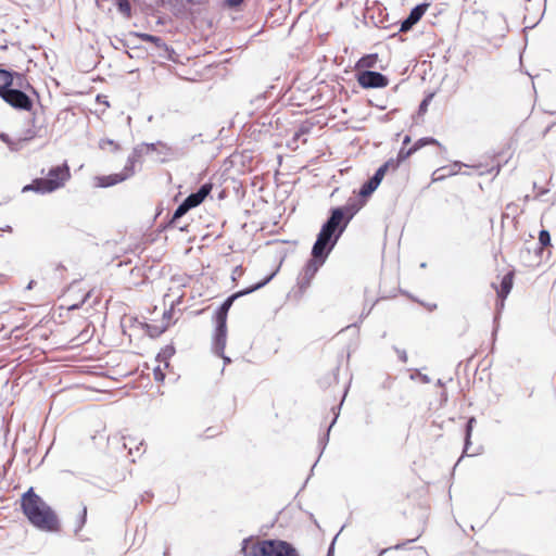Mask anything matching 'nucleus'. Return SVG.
<instances>
[{"label":"nucleus","mask_w":556,"mask_h":556,"mask_svg":"<svg viewBox=\"0 0 556 556\" xmlns=\"http://www.w3.org/2000/svg\"><path fill=\"white\" fill-rule=\"evenodd\" d=\"M354 214L355 210L350 206L333 207L330 211V216L321 226L313 245V258L307 262L304 268V277L307 280H311L318 268L325 263Z\"/></svg>","instance_id":"nucleus-1"},{"label":"nucleus","mask_w":556,"mask_h":556,"mask_svg":"<svg viewBox=\"0 0 556 556\" xmlns=\"http://www.w3.org/2000/svg\"><path fill=\"white\" fill-rule=\"evenodd\" d=\"M23 514L37 529L46 532H55L60 528L55 511L29 488L21 498Z\"/></svg>","instance_id":"nucleus-2"},{"label":"nucleus","mask_w":556,"mask_h":556,"mask_svg":"<svg viewBox=\"0 0 556 556\" xmlns=\"http://www.w3.org/2000/svg\"><path fill=\"white\" fill-rule=\"evenodd\" d=\"M242 552L244 556H300L290 543L281 540L245 539Z\"/></svg>","instance_id":"nucleus-3"},{"label":"nucleus","mask_w":556,"mask_h":556,"mask_svg":"<svg viewBox=\"0 0 556 556\" xmlns=\"http://www.w3.org/2000/svg\"><path fill=\"white\" fill-rule=\"evenodd\" d=\"M70 177V167L65 163L50 168L47 177L34 179L31 184L26 185L22 191H35L41 194L50 193L63 187Z\"/></svg>","instance_id":"nucleus-4"},{"label":"nucleus","mask_w":556,"mask_h":556,"mask_svg":"<svg viewBox=\"0 0 556 556\" xmlns=\"http://www.w3.org/2000/svg\"><path fill=\"white\" fill-rule=\"evenodd\" d=\"M25 78L21 74H14V85H10L0 92L1 99L13 109L30 111L33 100L21 89L24 87Z\"/></svg>","instance_id":"nucleus-5"},{"label":"nucleus","mask_w":556,"mask_h":556,"mask_svg":"<svg viewBox=\"0 0 556 556\" xmlns=\"http://www.w3.org/2000/svg\"><path fill=\"white\" fill-rule=\"evenodd\" d=\"M143 153V146H137L134 148L132 152L128 156L127 164L125 165L123 172L98 177V186L101 188H108L114 186L116 184L123 182L127 178L131 177L135 173L134 166L135 163L139 161L140 156Z\"/></svg>","instance_id":"nucleus-6"},{"label":"nucleus","mask_w":556,"mask_h":556,"mask_svg":"<svg viewBox=\"0 0 556 556\" xmlns=\"http://www.w3.org/2000/svg\"><path fill=\"white\" fill-rule=\"evenodd\" d=\"M275 275H276V271H274L273 274L267 276L261 282H258V283H256V285H254V286H252V287H250V288H248L245 290L238 291V292L231 294L230 296H228L224 301V303L218 307V309L216 311L215 321L218 323V324H227V315H228V312H229L231 305L233 304L235 300H237L238 298H240L242 295L252 293V292L261 289L262 287L266 286L274 278Z\"/></svg>","instance_id":"nucleus-7"},{"label":"nucleus","mask_w":556,"mask_h":556,"mask_svg":"<svg viewBox=\"0 0 556 556\" xmlns=\"http://www.w3.org/2000/svg\"><path fill=\"white\" fill-rule=\"evenodd\" d=\"M357 83L365 89L383 88L388 86L389 79L379 72L362 71L357 74Z\"/></svg>","instance_id":"nucleus-8"},{"label":"nucleus","mask_w":556,"mask_h":556,"mask_svg":"<svg viewBox=\"0 0 556 556\" xmlns=\"http://www.w3.org/2000/svg\"><path fill=\"white\" fill-rule=\"evenodd\" d=\"M393 162H386L382 164L376 173L362 186L359 190L361 197H369L381 184L384 175L390 170V165H394Z\"/></svg>","instance_id":"nucleus-9"},{"label":"nucleus","mask_w":556,"mask_h":556,"mask_svg":"<svg viewBox=\"0 0 556 556\" xmlns=\"http://www.w3.org/2000/svg\"><path fill=\"white\" fill-rule=\"evenodd\" d=\"M227 342V324L216 323L215 332L213 336L212 349L214 354L222 355L225 351Z\"/></svg>","instance_id":"nucleus-10"},{"label":"nucleus","mask_w":556,"mask_h":556,"mask_svg":"<svg viewBox=\"0 0 556 556\" xmlns=\"http://www.w3.org/2000/svg\"><path fill=\"white\" fill-rule=\"evenodd\" d=\"M428 3H421L412 9L409 15L401 23L400 30L407 31L417 24L425 14Z\"/></svg>","instance_id":"nucleus-11"},{"label":"nucleus","mask_w":556,"mask_h":556,"mask_svg":"<svg viewBox=\"0 0 556 556\" xmlns=\"http://www.w3.org/2000/svg\"><path fill=\"white\" fill-rule=\"evenodd\" d=\"M513 273H507L504 275L501 281V287L497 289V295L502 299L501 301V307L504 305V300L509 294L511 288H513Z\"/></svg>","instance_id":"nucleus-12"},{"label":"nucleus","mask_w":556,"mask_h":556,"mask_svg":"<svg viewBox=\"0 0 556 556\" xmlns=\"http://www.w3.org/2000/svg\"><path fill=\"white\" fill-rule=\"evenodd\" d=\"M477 422L476 418L475 417H470L467 421V425H466V433H465V446H464V454H466L467 456H475V455H478L479 452H472V453H469V446L471 444V432H472V429H473V425Z\"/></svg>","instance_id":"nucleus-13"},{"label":"nucleus","mask_w":556,"mask_h":556,"mask_svg":"<svg viewBox=\"0 0 556 556\" xmlns=\"http://www.w3.org/2000/svg\"><path fill=\"white\" fill-rule=\"evenodd\" d=\"M413 153L415 152L413 151L412 147L409 149H405V147H402L397 153L396 159H390L387 161L395 163L394 165H390V169L395 170L400 166V164L404 162L406 159H408Z\"/></svg>","instance_id":"nucleus-14"},{"label":"nucleus","mask_w":556,"mask_h":556,"mask_svg":"<svg viewBox=\"0 0 556 556\" xmlns=\"http://www.w3.org/2000/svg\"><path fill=\"white\" fill-rule=\"evenodd\" d=\"M378 61V55L377 54H367V55H364L363 58H361L357 63H356V68L357 70H362V68H371V67H375L376 66V63Z\"/></svg>","instance_id":"nucleus-15"},{"label":"nucleus","mask_w":556,"mask_h":556,"mask_svg":"<svg viewBox=\"0 0 556 556\" xmlns=\"http://www.w3.org/2000/svg\"><path fill=\"white\" fill-rule=\"evenodd\" d=\"M175 354V349L172 345L165 346L157 355H156V362L160 364L163 363L164 367H168V359Z\"/></svg>","instance_id":"nucleus-16"},{"label":"nucleus","mask_w":556,"mask_h":556,"mask_svg":"<svg viewBox=\"0 0 556 556\" xmlns=\"http://www.w3.org/2000/svg\"><path fill=\"white\" fill-rule=\"evenodd\" d=\"M10 85H14V74L5 70H0V92Z\"/></svg>","instance_id":"nucleus-17"},{"label":"nucleus","mask_w":556,"mask_h":556,"mask_svg":"<svg viewBox=\"0 0 556 556\" xmlns=\"http://www.w3.org/2000/svg\"><path fill=\"white\" fill-rule=\"evenodd\" d=\"M212 191V185L211 184H203L197 192H193L192 194L199 199V201L202 203L205 198L210 194Z\"/></svg>","instance_id":"nucleus-18"},{"label":"nucleus","mask_w":556,"mask_h":556,"mask_svg":"<svg viewBox=\"0 0 556 556\" xmlns=\"http://www.w3.org/2000/svg\"><path fill=\"white\" fill-rule=\"evenodd\" d=\"M118 11L127 18L131 16V5L128 0H116Z\"/></svg>","instance_id":"nucleus-19"},{"label":"nucleus","mask_w":556,"mask_h":556,"mask_svg":"<svg viewBox=\"0 0 556 556\" xmlns=\"http://www.w3.org/2000/svg\"><path fill=\"white\" fill-rule=\"evenodd\" d=\"M86 519H87V507L84 505L81 507V510H80L78 517L76 518L75 532H78L83 529V527L86 523Z\"/></svg>","instance_id":"nucleus-20"},{"label":"nucleus","mask_w":556,"mask_h":556,"mask_svg":"<svg viewBox=\"0 0 556 556\" xmlns=\"http://www.w3.org/2000/svg\"><path fill=\"white\" fill-rule=\"evenodd\" d=\"M189 211L190 210L188 208V205H186L184 202H181L173 214L172 223L175 224L179 218H181Z\"/></svg>","instance_id":"nucleus-21"},{"label":"nucleus","mask_w":556,"mask_h":556,"mask_svg":"<svg viewBox=\"0 0 556 556\" xmlns=\"http://www.w3.org/2000/svg\"><path fill=\"white\" fill-rule=\"evenodd\" d=\"M427 144H438L439 146L440 143L434 138H421L419 140H417L412 148H413V151L416 152L420 148H422Z\"/></svg>","instance_id":"nucleus-22"},{"label":"nucleus","mask_w":556,"mask_h":556,"mask_svg":"<svg viewBox=\"0 0 556 556\" xmlns=\"http://www.w3.org/2000/svg\"><path fill=\"white\" fill-rule=\"evenodd\" d=\"M539 242L542 247H547L551 243V235L547 230L542 229L539 233Z\"/></svg>","instance_id":"nucleus-23"},{"label":"nucleus","mask_w":556,"mask_h":556,"mask_svg":"<svg viewBox=\"0 0 556 556\" xmlns=\"http://www.w3.org/2000/svg\"><path fill=\"white\" fill-rule=\"evenodd\" d=\"M336 420H337V416L333 418L332 422L329 425L326 434L319 439L318 444L321 446V452L326 448V445L329 441V432H330L332 426L334 425Z\"/></svg>","instance_id":"nucleus-24"},{"label":"nucleus","mask_w":556,"mask_h":556,"mask_svg":"<svg viewBox=\"0 0 556 556\" xmlns=\"http://www.w3.org/2000/svg\"><path fill=\"white\" fill-rule=\"evenodd\" d=\"M139 37L143 41L155 43L157 47H160L162 43V39L160 37H156V36L150 35V34H140Z\"/></svg>","instance_id":"nucleus-25"},{"label":"nucleus","mask_w":556,"mask_h":556,"mask_svg":"<svg viewBox=\"0 0 556 556\" xmlns=\"http://www.w3.org/2000/svg\"><path fill=\"white\" fill-rule=\"evenodd\" d=\"M186 205H188V208L191 210L193 207H197L198 205L201 204V202L199 201V199H197L192 193L189 194L184 201H182Z\"/></svg>","instance_id":"nucleus-26"},{"label":"nucleus","mask_w":556,"mask_h":556,"mask_svg":"<svg viewBox=\"0 0 556 556\" xmlns=\"http://www.w3.org/2000/svg\"><path fill=\"white\" fill-rule=\"evenodd\" d=\"M153 375H154V379L159 382H162L164 381L165 379V374L163 371V368L161 367V365H157L154 369H153Z\"/></svg>","instance_id":"nucleus-27"},{"label":"nucleus","mask_w":556,"mask_h":556,"mask_svg":"<svg viewBox=\"0 0 556 556\" xmlns=\"http://www.w3.org/2000/svg\"><path fill=\"white\" fill-rule=\"evenodd\" d=\"M106 146H112V147H114L115 150L118 149V144L115 141L111 140V139H101L99 141V147L101 149H105Z\"/></svg>","instance_id":"nucleus-28"},{"label":"nucleus","mask_w":556,"mask_h":556,"mask_svg":"<svg viewBox=\"0 0 556 556\" xmlns=\"http://www.w3.org/2000/svg\"><path fill=\"white\" fill-rule=\"evenodd\" d=\"M432 98V94L428 96L426 99L421 101L419 104V113H425L427 111L428 104Z\"/></svg>","instance_id":"nucleus-29"},{"label":"nucleus","mask_w":556,"mask_h":556,"mask_svg":"<svg viewBox=\"0 0 556 556\" xmlns=\"http://www.w3.org/2000/svg\"><path fill=\"white\" fill-rule=\"evenodd\" d=\"M91 295V291H88L85 296L83 298V300L80 301V303H77V304H73L70 306V309H77L79 308Z\"/></svg>","instance_id":"nucleus-30"},{"label":"nucleus","mask_w":556,"mask_h":556,"mask_svg":"<svg viewBox=\"0 0 556 556\" xmlns=\"http://www.w3.org/2000/svg\"><path fill=\"white\" fill-rule=\"evenodd\" d=\"M396 354L399 355V358L403 362V363H406L407 362V353L405 350H400L397 348H394Z\"/></svg>","instance_id":"nucleus-31"},{"label":"nucleus","mask_w":556,"mask_h":556,"mask_svg":"<svg viewBox=\"0 0 556 556\" xmlns=\"http://www.w3.org/2000/svg\"><path fill=\"white\" fill-rule=\"evenodd\" d=\"M141 146H143V151L144 150L154 151L156 144L155 143H142Z\"/></svg>","instance_id":"nucleus-32"},{"label":"nucleus","mask_w":556,"mask_h":556,"mask_svg":"<svg viewBox=\"0 0 556 556\" xmlns=\"http://www.w3.org/2000/svg\"><path fill=\"white\" fill-rule=\"evenodd\" d=\"M218 356L223 358V361H224V364H225V365H227V364H230V363H231V359H230L228 356H226V355L224 354V352L222 353V355H218Z\"/></svg>","instance_id":"nucleus-33"},{"label":"nucleus","mask_w":556,"mask_h":556,"mask_svg":"<svg viewBox=\"0 0 556 556\" xmlns=\"http://www.w3.org/2000/svg\"><path fill=\"white\" fill-rule=\"evenodd\" d=\"M414 541H415V539L408 540L407 543L414 542ZM405 545H406V542L405 543H401V544H396L393 548L394 549H402Z\"/></svg>","instance_id":"nucleus-34"},{"label":"nucleus","mask_w":556,"mask_h":556,"mask_svg":"<svg viewBox=\"0 0 556 556\" xmlns=\"http://www.w3.org/2000/svg\"><path fill=\"white\" fill-rule=\"evenodd\" d=\"M242 1L243 0H227V2L232 7L239 5Z\"/></svg>","instance_id":"nucleus-35"},{"label":"nucleus","mask_w":556,"mask_h":556,"mask_svg":"<svg viewBox=\"0 0 556 556\" xmlns=\"http://www.w3.org/2000/svg\"><path fill=\"white\" fill-rule=\"evenodd\" d=\"M420 376V380L424 382V383H429L430 382V378L429 376L427 375H419Z\"/></svg>","instance_id":"nucleus-36"},{"label":"nucleus","mask_w":556,"mask_h":556,"mask_svg":"<svg viewBox=\"0 0 556 556\" xmlns=\"http://www.w3.org/2000/svg\"><path fill=\"white\" fill-rule=\"evenodd\" d=\"M409 142H410V137L409 136H405L404 139H403V146L405 147Z\"/></svg>","instance_id":"nucleus-37"},{"label":"nucleus","mask_w":556,"mask_h":556,"mask_svg":"<svg viewBox=\"0 0 556 556\" xmlns=\"http://www.w3.org/2000/svg\"><path fill=\"white\" fill-rule=\"evenodd\" d=\"M35 286V281L34 280H30L26 287L27 290H31Z\"/></svg>","instance_id":"nucleus-38"},{"label":"nucleus","mask_w":556,"mask_h":556,"mask_svg":"<svg viewBox=\"0 0 556 556\" xmlns=\"http://www.w3.org/2000/svg\"><path fill=\"white\" fill-rule=\"evenodd\" d=\"M546 192H547L546 189H542L539 191L538 197H541V195L545 194Z\"/></svg>","instance_id":"nucleus-39"},{"label":"nucleus","mask_w":556,"mask_h":556,"mask_svg":"<svg viewBox=\"0 0 556 556\" xmlns=\"http://www.w3.org/2000/svg\"><path fill=\"white\" fill-rule=\"evenodd\" d=\"M0 139L3 140V141H8V136L4 135V134H1L0 135Z\"/></svg>","instance_id":"nucleus-40"},{"label":"nucleus","mask_w":556,"mask_h":556,"mask_svg":"<svg viewBox=\"0 0 556 556\" xmlns=\"http://www.w3.org/2000/svg\"><path fill=\"white\" fill-rule=\"evenodd\" d=\"M332 543H334V541ZM332 549H333V544H331V546H330V548L328 551V555L327 556H331Z\"/></svg>","instance_id":"nucleus-41"},{"label":"nucleus","mask_w":556,"mask_h":556,"mask_svg":"<svg viewBox=\"0 0 556 556\" xmlns=\"http://www.w3.org/2000/svg\"><path fill=\"white\" fill-rule=\"evenodd\" d=\"M454 167L460 168L462 164L459 162L454 163Z\"/></svg>","instance_id":"nucleus-42"},{"label":"nucleus","mask_w":556,"mask_h":556,"mask_svg":"<svg viewBox=\"0 0 556 556\" xmlns=\"http://www.w3.org/2000/svg\"><path fill=\"white\" fill-rule=\"evenodd\" d=\"M437 384L442 387L444 383H443V381L441 379H438Z\"/></svg>","instance_id":"nucleus-43"},{"label":"nucleus","mask_w":556,"mask_h":556,"mask_svg":"<svg viewBox=\"0 0 556 556\" xmlns=\"http://www.w3.org/2000/svg\"><path fill=\"white\" fill-rule=\"evenodd\" d=\"M457 173V170H452L448 175H455Z\"/></svg>","instance_id":"nucleus-44"},{"label":"nucleus","mask_w":556,"mask_h":556,"mask_svg":"<svg viewBox=\"0 0 556 556\" xmlns=\"http://www.w3.org/2000/svg\"><path fill=\"white\" fill-rule=\"evenodd\" d=\"M426 266H427V265H426V263H421V264H420V267H421V268H425Z\"/></svg>","instance_id":"nucleus-45"},{"label":"nucleus","mask_w":556,"mask_h":556,"mask_svg":"<svg viewBox=\"0 0 556 556\" xmlns=\"http://www.w3.org/2000/svg\"><path fill=\"white\" fill-rule=\"evenodd\" d=\"M444 177H445V175H441V176H440V177H438L437 179H442V178H444Z\"/></svg>","instance_id":"nucleus-46"},{"label":"nucleus","mask_w":556,"mask_h":556,"mask_svg":"<svg viewBox=\"0 0 556 556\" xmlns=\"http://www.w3.org/2000/svg\"><path fill=\"white\" fill-rule=\"evenodd\" d=\"M167 554H168V552H167V551H166V552H164V556H167Z\"/></svg>","instance_id":"nucleus-47"}]
</instances>
